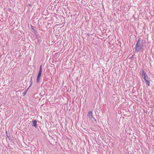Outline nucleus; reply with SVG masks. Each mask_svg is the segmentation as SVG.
<instances>
[{
	"mask_svg": "<svg viewBox=\"0 0 154 154\" xmlns=\"http://www.w3.org/2000/svg\"><path fill=\"white\" fill-rule=\"evenodd\" d=\"M145 42L144 41H142L140 42V40L139 39L135 47V51L138 52L140 50L143 49L145 47Z\"/></svg>",
	"mask_w": 154,
	"mask_h": 154,
	"instance_id": "1",
	"label": "nucleus"
},
{
	"mask_svg": "<svg viewBox=\"0 0 154 154\" xmlns=\"http://www.w3.org/2000/svg\"><path fill=\"white\" fill-rule=\"evenodd\" d=\"M88 117L89 119L91 120L92 121H93L95 122L96 121V120L94 118L93 115V114L92 112L90 111L88 112Z\"/></svg>",
	"mask_w": 154,
	"mask_h": 154,
	"instance_id": "2",
	"label": "nucleus"
},
{
	"mask_svg": "<svg viewBox=\"0 0 154 154\" xmlns=\"http://www.w3.org/2000/svg\"><path fill=\"white\" fill-rule=\"evenodd\" d=\"M32 77L31 78V80L30 81V82H31V84H30V85L29 86V88L27 89V90H25L24 91V92H23V96H24L25 94H26L27 92V90L29 89V88L30 87V86L32 85Z\"/></svg>",
	"mask_w": 154,
	"mask_h": 154,
	"instance_id": "3",
	"label": "nucleus"
},
{
	"mask_svg": "<svg viewBox=\"0 0 154 154\" xmlns=\"http://www.w3.org/2000/svg\"><path fill=\"white\" fill-rule=\"evenodd\" d=\"M37 122L36 120H32V126L33 127H34L35 128L37 127Z\"/></svg>",
	"mask_w": 154,
	"mask_h": 154,
	"instance_id": "4",
	"label": "nucleus"
},
{
	"mask_svg": "<svg viewBox=\"0 0 154 154\" xmlns=\"http://www.w3.org/2000/svg\"><path fill=\"white\" fill-rule=\"evenodd\" d=\"M142 76L144 80H145V79H147V76L146 73L144 72L143 71L142 72Z\"/></svg>",
	"mask_w": 154,
	"mask_h": 154,
	"instance_id": "5",
	"label": "nucleus"
},
{
	"mask_svg": "<svg viewBox=\"0 0 154 154\" xmlns=\"http://www.w3.org/2000/svg\"><path fill=\"white\" fill-rule=\"evenodd\" d=\"M145 82L146 84L148 85V86H149V81H148V80H147V79H145Z\"/></svg>",
	"mask_w": 154,
	"mask_h": 154,
	"instance_id": "6",
	"label": "nucleus"
},
{
	"mask_svg": "<svg viewBox=\"0 0 154 154\" xmlns=\"http://www.w3.org/2000/svg\"><path fill=\"white\" fill-rule=\"evenodd\" d=\"M42 72L39 71L37 75V76L40 77Z\"/></svg>",
	"mask_w": 154,
	"mask_h": 154,
	"instance_id": "7",
	"label": "nucleus"
},
{
	"mask_svg": "<svg viewBox=\"0 0 154 154\" xmlns=\"http://www.w3.org/2000/svg\"><path fill=\"white\" fill-rule=\"evenodd\" d=\"M40 78V77H39L37 76L36 81H37V83H38L39 82Z\"/></svg>",
	"mask_w": 154,
	"mask_h": 154,
	"instance_id": "8",
	"label": "nucleus"
},
{
	"mask_svg": "<svg viewBox=\"0 0 154 154\" xmlns=\"http://www.w3.org/2000/svg\"><path fill=\"white\" fill-rule=\"evenodd\" d=\"M39 71H40V72H42V65H41V66H40V69H39Z\"/></svg>",
	"mask_w": 154,
	"mask_h": 154,
	"instance_id": "9",
	"label": "nucleus"
},
{
	"mask_svg": "<svg viewBox=\"0 0 154 154\" xmlns=\"http://www.w3.org/2000/svg\"><path fill=\"white\" fill-rule=\"evenodd\" d=\"M152 126H153L154 127V125H152Z\"/></svg>",
	"mask_w": 154,
	"mask_h": 154,
	"instance_id": "10",
	"label": "nucleus"
}]
</instances>
